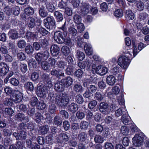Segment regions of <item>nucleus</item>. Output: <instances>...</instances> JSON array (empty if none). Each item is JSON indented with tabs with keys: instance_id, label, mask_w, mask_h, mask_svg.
<instances>
[{
	"instance_id": "nucleus-1",
	"label": "nucleus",
	"mask_w": 149,
	"mask_h": 149,
	"mask_svg": "<svg viewBox=\"0 0 149 149\" xmlns=\"http://www.w3.org/2000/svg\"><path fill=\"white\" fill-rule=\"evenodd\" d=\"M132 44L133 49H127V51L124 52L125 54H129L130 56H123L118 59V65L123 69H126L128 67L131 61L129 58L134 57L138 52L134 41H132Z\"/></svg>"
},
{
	"instance_id": "nucleus-2",
	"label": "nucleus",
	"mask_w": 149,
	"mask_h": 149,
	"mask_svg": "<svg viewBox=\"0 0 149 149\" xmlns=\"http://www.w3.org/2000/svg\"><path fill=\"white\" fill-rule=\"evenodd\" d=\"M55 103L58 106L62 107L66 106L69 101V96L65 93L57 95L55 98Z\"/></svg>"
},
{
	"instance_id": "nucleus-3",
	"label": "nucleus",
	"mask_w": 149,
	"mask_h": 149,
	"mask_svg": "<svg viewBox=\"0 0 149 149\" xmlns=\"http://www.w3.org/2000/svg\"><path fill=\"white\" fill-rule=\"evenodd\" d=\"M49 90L48 88H46L44 85H38L36 90V93L38 97H45L48 93Z\"/></svg>"
},
{
	"instance_id": "nucleus-4",
	"label": "nucleus",
	"mask_w": 149,
	"mask_h": 149,
	"mask_svg": "<svg viewBox=\"0 0 149 149\" xmlns=\"http://www.w3.org/2000/svg\"><path fill=\"white\" fill-rule=\"evenodd\" d=\"M107 71V68L102 65L95 67V65H92V72L93 74L96 73L100 75H102L105 74Z\"/></svg>"
},
{
	"instance_id": "nucleus-5",
	"label": "nucleus",
	"mask_w": 149,
	"mask_h": 149,
	"mask_svg": "<svg viewBox=\"0 0 149 149\" xmlns=\"http://www.w3.org/2000/svg\"><path fill=\"white\" fill-rule=\"evenodd\" d=\"M44 26L47 29L50 30L54 26L55 21L52 16L47 17L43 20Z\"/></svg>"
},
{
	"instance_id": "nucleus-6",
	"label": "nucleus",
	"mask_w": 149,
	"mask_h": 149,
	"mask_svg": "<svg viewBox=\"0 0 149 149\" xmlns=\"http://www.w3.org/2000/svg\"><path fill=\"white\" fill-rule=\"evenodd\" d=\"M143 136L142 134H136L132 139V142L136 146H140L143 143Z\"/></svg>"
},
{
	"instance_id": "nucleus-7",
	"label": "nucleus",
	"mask_w": 149,
	"mask_h": 149,
	"mask_svg": "<svg viewBox=\"0 0 149 149\" xmlns=\"http://www.w3.org/2000/svg\"><path fill=\"white\" fill-rule=\"evenodd\" d=\"M12 98L13 102L15 103L21 102L23 99V95L22 93L18 90H16L12 95Z\"/></svg>"
},
{
	"instance_id": "nucleus-8",
	"label": "nucleus",
	"mask_w": 149,
	"mask_h": 149,
	"mask_svg": "<svg viewBox=\"0 0 149 149\" xmlns=\"http://www.w3.org/2000/svg\"><path fill=\"white\" fill-rule=\"evenodd\" d=\"M54 38L56 42L59 44H62L64 42L62 33L60 31H57L54 33Z\"/></svg>"
},
{
	"instance_id": "nucleus-9",
	"label": "nucleus",
	"mask_w": 149,
	"mask_h": 149,
	"mask_svg": "<svg viewBox=\"0 0 149 149\" xmlns=\"http://www.w3.org/2000/svg\"><path fill=\"white\" fill-rule=\"evenodd\" d=\"M99 109L100 111L105 115L109 113L108 105L107 103L104 102H101L99 105Z\"/></svg>"
},
{
	"instance_id": "nucleus-10",
	"label": "nucleus",
	"mask_w": 149,
	"mask_h": 149,
	"mask_svg": "<svg viewBox=\"0 0 149 149\" xmlns=\"http://www.w3.org/2000/svg\"><path fill=\"white\" fill-rule=\"evenodd\" d=\"M9 67L5 63H0V73L1 76H4L8 72Z\"/></svg>"
},
{
	"instance_id": "nucleus-11",
	"label": "nucleus",
	"mask_w": 149,
	"mask_h": 149,
	"mask_svg": "<svg viewBox=\"0 0 149 149\" xmlns=\"http://www.w3.org/2000/svg\"><path fill=\"white\" fill-rule=\"evenodd\" d=\"M89 59L90 58H87L85 61L79 62L78 63L79 67L81 69H84L86 66L87 68L89 69L92 64V61H90Z\"/></svg>"
},
{
	"instance_id": "nucleus-12",
	"label": "nucleus",
	"mask_w": 149,
	"mask_h": 149,
	"mask_svg": "<svg viewBox=\"0 0 149 149\" xmlns=\"http://www.w3.org/2000/svg\"><path fill=\"white\" fill-rule=\"evenodd\" d=\"M60 48L58 46L56 45H54L51 46L50 48V52L51 55L55 56L59 54Z\"/></svg>"
},
{
	"instance_id": "nucleus-13",
	"label": "nucleus",
	"mask_w": 149,
	"mask_h": 149,
	"mask_svg": "<svg viewBox=\"0 0 149 149\" xmlns=\"http://www.w3.org/2000/svg\"><path fill=\"white\" fill-rule=\"evenodd\" d=\"M54 87V89L56 91L59 92L63 90L65 86L61 80V82L58 81L55 83Z\"/></svg>"
},
{
	"instance_id": "nucleus-14",
	"label": "nucleus",
	"mask_w": 149,
	"mask_h": 149,
	"mask_svg": "<svg viewBox=\"0 0 149 149\" xmlns=\"http://www.w3.org/2000/svg\"><path fill=\"white\" fill-rule=\"evenodd\" d=\"M68 137L65 133H61L58 137L56 139V141L58 143H62L64 141L66 142L68 140Z\"/></svg>"
},
{
	"instance_id": "nucleus-15",
	"label": "nucleus",
	"mask_w": 149,
	"mask_h": 149,
	"mask_svg": "<svg viewBox=\"0 0 149 149\" xmlns=\"http://www.w3.org/2000/svg\"><path fill=\"white\" fill-rule=\"evenodd\" d=\"M126 112L122 117V121L125 125H128L131 123V121L130 116L128 115V113L126 110Z\"/></svg>"
},
{
	"instance_id": "nucleus-16",
	"label": "nucleus",
	"mask_w": 149,
	"mask_h": 149,
	"mask_svg": "<svg viewBox=\"0 0 149 149\" xmlns=\"http://www.w3.org/2000/svg\"><path fill=\"white\" fill-rule=\"evenodd\" d=\"M50 73L52 75L55 76L57 77L64 76L63 71L61 70H57L56 69H53L51 72Z\"/></svg>"
},
{
	"instance_id": "nucleus-17",
	"label": "nucleus",
	"mask_w": 149,
	"mask_h": 149,
	"mask_svg": "<svg viewBox=\"0 0 149 149\" xmlns=\"http://www.w3.org/2000/svg\"><path fill=\"white\" fill-rule=\"evenodd\" d=\"M84 49L86 54L88 55H91L93 53V49L90 44L86 43L84 46Z\"/></svg>"
},
{
	"instance_id": "nucleus-18",
	"label": "nucleus",
	"mask_w": 149,
	"mask_h": 149,
	"mask_svg": "<svg viewBox=\"0 0 149 149\" xmlns=\"http://www.w3.org/2000/svg\"><path fill=\"white\" fill-rule=\"evenodd\" d=\"M90 5L87 3H83L81 8L82 13L84 14H87L89 12Z\"/></svg>"
},
{
	"instance_id": "nucleus-19",
	"label": "nucleus",
	"mask_w": 149,
	"mask_h": 149,
	"mask_svg": "<svg viewBox=\"0 0 149 149\" xmlns=\"http://www.w3.org/2000/svg\"><path fill=\"white\" fill-rule=\"evenodd\" d=\"M15 118L16 119L21 121H24L28 122L29 121L28 117L27 116H25L24 114L21 113L17 114L15 116Z\"/></svg>"
},
{
	"instance_id": "nucleus-20",
	"label": "nucleus",
	"mask_w": 149,
	"mask_h": 149,
	"mask_svg": "<svg viewBox=\"0 0 149 149\" xmlns=\"http://www.w3.org/2000/svg\"><path fill=\"white\" fill-rule=\"evenodd\" d=\"M107 83L111 86L113 85L116 82V79L115 77L112 75L107 76L106 79Z\"/></svg>"
},
{
	"instance_id": "nucleus-21",
	"label": "nucleus",
	"mask_w": 149,
	"mask_h": 149,
	"mask_svg": "<svg viewBox=\"0 0 149 149\" xmlns=\"http://www.w3.org/2000/svg\"><path fill=\"white\" fill-rule=\"evenodd\" d=\"M61 80L65 87H68L70 86L73 81L72 79L69 76L67 77L66 79H63Z\"/></svg>"
},
{
	"instance_id": "nucleus-22",
	"label": "nucleus",
	"mask_w": 149,
	"mask_h": 149,
	"mask_svg": "<svg viewBox=\"0 0 149 149\" xmlns=\"http://www.w3.org/2000/svg\"><path fill=\"white\" fill-rule=\"evenodd\" d=\"M9 37L13 39H17L18 38V33L16 30L12 29L8 32Z\"/></svg>"
},
{
	"instance_id": "nucleus-23",
	"label": "nucleus",
	"mask_w": 149,
	"mask_h": 149,
	"mask_svg": "<svg viewBox=\"0 0 149 149\" xmlns=\"http://www.w3.org/2000/svg\"><path fill=\"white\" fill-rule=\"evenodd\" d=\"M73 90L77 93H81L83 91L82 86L79 83L75 84L73 88Z\"/></svg>"
},
{
	"instance_id": "nucleus-24",
	"label": "nucleus",
	"mask_w": 149,
	"mask_h": 149,
	"mask_svg": "<svg viewBox=\"0 0 149 149\" xmlns=\"http://www.w3.org/2000/svg\"><path fill=\"white\" fill-rule=\"evenodd\" d=\"M27 61L29 68H37V64L36 61L33 58H31L30 59H28Z\"/></svg>"
},
{
	"instance_id": "nucleus-25",
	"label": "nucleus",
	"mask_w": 149,
	"mask_h": 149,
	"mask_svg": "<svg viewBox=\"0 0 149 149\" xmlns=\"http://www.w3.org/2000/svg\"><path fill=\"white\" fill-rule=\"evenodd\" d=\"M45 4L46 8L49 11L52 12L54 10L55 8V6L51 1H47Z\"/></svg>"
},
{
	"instance_id": "nucleus-26",
	"label": "nucleus",
	"mask_w": 149,
	"mask_h": 149,
	"mask_svg": "<svg viewBox=\"0 0 149 149\" xmlns=\"http://www.w3.org/2000/svg\"><path fill=\"white\" fill-rule=\"evenodd\" d=\"M35 19L32 17H30L28 18L27 21L26 22V24L29 27L33 28L35 24Z\"/></svg>"
},
{
	"instance_id": "nucleus-27",
	"label": "nucleus",
	"mask_w": 149,
	"mask_h": 149,
	"mask_svg": "<svg viewBox=\"0 0 149 149\" xmlns=\"http://www.w3.org/2000/svg\"><path fill=\"white\" fill-rule=\"evenodd\" d=\"M78 107L77 105L75 103H72L68 107V109L72 113H75L77 110Z\"/></svg>"
},
{
	"instance_id": "nucleus-28",
	"label": "nucleus",
	"mask_w": 149,
	"mask_h": 149,
	"mask_svg": "<svg viewBox=\"0 0 149 149\" xmlns=\"http://www.w3.org/2000/svg\"><path fill=\"white\" fill-rule=\"evenodd\" d=\"M126 17L129 20H133L134 17V14L130 10H127L126 11Z\"/></svg>"
},
{
	"instance_id": "nucleus-29",
	"label": "nucleus",
	"mask_w": 149,
	"mask_h": 149,
	"mask_svg": "<svg viewBox=\"0 0 149 149\" xmlns=\"http://www.w3.org/2000/svg\"><path fill=\"white\" fill-rule=\"evenodd\" d=\"M69 25L68 21H66L63 25L60 27V29L63 31V34L65 36L67 35V28Z\"/></svg>"
},
{
	"instance_id": "nucleus-30",
	"label": "nucleus",
	"mask_w": 149,
	"mask_h": 149,
	"mask_svg": "<svg viewBox=\"0 0 149 149\" xmlns=\"http://www.w3.org/2000/svg\"><path fill=\"white\" fill-rule=\"evenodd\" d=\"M49 130L48 125L41 126L39 127V132L42 134H45L47 133Z\"/></svg>"
},
{
	"instance_id": "nucleus-31",
	"label": "nucleus",
	"mask_w": 149,
	"mask_h": 149,
	"mask_svg": "<svg viewBox=\"0 0 149 149\" xmlns=\"http://www.w3.org/2000/svg\"><path fill=\"white\" fill-rule=\"evenodd\" d=\"M54 15L56 17L57 21H62L63 19V15L60 12L56 11L54 13Z\"/></svg>"
},
{
	"instance_id": "nucleus-32",
	"label": "nucleus",
	"mask_w": 149,
	"mask_h": 149,
	"mask_svg": "<svg viewBox=\"0 0 149 149\" xmlns=\"http://www.w3.org/2000/svg\"><path fill=\"white\" fill-rule=\"evenodd\" d=\"M24 87L26 90L32 91L33 89V84L30 82H26L24 85Z\"/></svg>"
},
{
	"instance_id": "nucleus-33",
	"label": "nucleus",
	"mask_w": 149,
	"mask_h": 149,
	"mask_svg": "<svg viewBox=\"0 0 149 149\" xmlns=\"http://www.w3.org/2000/svg\"><path fill=\"white\" fill-rule=\"evenodd\" d=\"M13 101L11 98H6L5 99L4 101L3 104L6 106H11L13 104Z\"/></svg>"
},
{
	"instance_id": "nucleus-34",
	"label": "nucleus",
	"mask_w": 149,
	"mask_h": 149,
	"mask_svg": "<svg viewBox=\"0 0 149 149\" xmlns=\"http://www.w3.org/2000/svg\"><path fill=\"white\" fill-rule=\"evenodd\" d=\"M136 6L137 10L141 11L144 8V4L141 1H139L137 2Z\"/></svg>"
},
{
	"instance_id": "nucleus-35",
	"label": "nucleus",
	"mask_w": 149,
	"mask_h": 149,
	"mask_svg": "<svg viewBox=\"0 0 149 149\" xmlns=\"http://www.w3.org/2000/svg\"><path fill=\"white\" fill-rule=\"evenodd\" d=\"M87 134L85 132H81L78 135L79 139L81 141H85L87 138Z\"/></svg>"
},
{
	"instance_id": "nucleus-36",
	"label": "nucleus",
	"mask_w": 149,
	"mask_h": 149,
	"mask_svg": "<svg viewBox=\"0 0 149 149\" xmlns=\"http://www.w3.org/2000/svg\"><path fill=\"white\" fill-rule=\"evenodd\" d=\"M61 51L65 56H68L70 53V51L69 48L67 46H63L61 48Z\"/></svg>"
},
{
	"instance_id": "nucleus-37",
	"label": "nucleus",
	"mask_w": 149,
	"mask_h": 149,
	"mask_svg": "<svg viewBox=\"0 0 149 149\" xmlns=\"http://www.w3.org/2000/svg\"><path fill=\"white\" fill-rule=\"evenodd\" d=\"M94 141L96 143H101L104 141L103 137L100 135H97L94 138Z\"/></svg>"
},
{
	"instance_id": "nucleus-38",
	"label": "nucleus",
	"mask_w": 149,
	"mask_h": 149,
	"mask_svg": "<svg viewBox=\"0 0 149 149\" xmlns=\"http://www.w3.org/2000/svg\"><path fill=\"white\" fill-rule=\"evenodd\" d=\"M35 58L36 61L38 62V64L40 63L43 60V56L42 54L40 52L36 54Z\"/></svg>"
},
{
	"instance_id": "nucleus-39",
	"label": "nucleus",
	"mask_w": 149,
	"mask_h": 149,
	"mask_svg": "<svg viewBox=\"0 0 149 149\" xmlns=\"http://www.w3.org/2000/svg\"><path fill=\"white\" fill-rule=\"evenodd\" d=\"M37 30L38 32L43 36H45L49 33L48 31L43 27H41L38 28L37 29Z\"/></svg>"
},
{
	"instance_id": "nucleus-40",
	"label": "nucleus",
	"mask_w": 149,
	"mask_h": 149,
	"mask_svg": "<svg viewBox=\"0 0 149 149\" xmlns=\"http://www.w3.org/2000/svg\"><path fill=\"white\" fill-rule=\"evenodd\" d=\"M76 56L77 58L80 61L83 60L85 57L84 54L80 51L77 52Z\"/></svg>"
},
{
	"instance_id": "nucleus-41",
	"label": "nucleus",
	"mask_w": 149,
	"mask_h": 149,
	"mask_svg": "<svg viewBox=\"0 0 149 149\" xmlns=\"http://www.w3.org/2000/svg\"><path fill=\"white\" fill-rule=\"evenodd\" d=\"M67 45L72 47L74 45V42L70 38H64V42Z\"/></svg>"
},
{
	"instance_id": "nucleus-42",
	"label": "nucleus",
	"mask_w": 149,
	"mask_h": 149,
	"mask_svg": "<svg viewBox=\"0 0 149 149\" xmlns=\"http://www.w3.org/2000/svg\"><path fill=\"white\" fill-rule=\"evenodd\" d=\"M59 114L63 119L68 118L69 116L68 113L65 110H62L60 111Z\"/></svg>"
},
{
	"instance_id": "nucleus-43",
	"label": "nucleus",
	"mask_w": 149,
	"mask_h": 149,
	"mask_svg": "<svg viewBox=\"0 0 149 149\" xmlns=\"http://www.w3.org/2000/svg\"><path fill=\"white\" fill-rule=\"evenodd\" d=\"M19 68L21 72L23 73H25L28 70L27 65L25 63H21Z\"/></svg>"
},
{
	"instance_id": "nucleus-44",
	"label": "nucleus",
	"mask_w": 149,
	"mask_h": 149,
	"mask_svg": "<svg viewBox=\"0 0 149 149\" xmlns=\"http://www.w3.org/2000/svg\"><path fill=\"white\" fill-rule=\"evenodd\" d=\"M94 98L98 101H101L103 99L104 96L100 92H97L95 94Z\"/></svg>"
},
{
	"instance_id": "nucleus-45",
	"label": "nucleus",
	"mask_w": 149,
	"mask_h": 149,
	"mask_svg": "<svg viewBox=\"0 0 149 149\" xmlns=\"http://www.w3.org/2000/svg\"><path fill=\"white\" fill-rule=\"evenodd\" d=\"M39 13L42 17H46L48 15L47 12L45 11L44 8H40L39 10Z\"/></svg>"
},
{
	"instance_id": "nucleus-46",
	"label": "nucleus",
	"mask_w": 149,
	"mask_h": 149,
	"mask_svg": "<svg viewBox=\"0 0 149 149\" xmlns=\"http://www.w3.org/2000/svg\"><path fill=\"white\" fill-rule=\"evenodd\" d=\"M123 11L121 9H118L115 11L114 15L116 17H121L123 16Z\"/></svg>"
},
{
	"instance_id": "nucleus-47",
	"label": "nucleus",
	"mask_w": 149,
	"mask_h": 149,
	"mask_svg": "<svg viewBox=\"0 0 149 149\" xmlns=\"http://www.w3.org/2000/svg\"><path fill=\"white\" fill-rule=\"evenodd\" d=\"M73 19L74 22L76 24L81 23V18L80 16L78 15L75 14L74 15Z\"/></svg>"
},
{
	"instance_id": "nucleus-48",
	"label": "nucleus",
	"mask_w": 149,
	"mask_h": 149,
	"mask_svg": "<svg viewBox=\"0 0 149 149\" xmlns=\"http://www.w3.org/2000/svg\"><path fill=\"white\" fill-rule=\"evenodd\" d=\"M62 120L58 116H56L54 120V124L57 126L60 125L62 123Z\"/></svg>"
},
{
	"instance_id": "nucleus-49",
	"label": "nucleus",
	"mask_w": 149,
	"mask_h": 149,
	"mask_svg": "<svg viewBox=\"0 0 149 149\" xmlns=\"http://www.w3.org/2000/svg\"><path fill=\"white\" fill-rule=\"evenodd\" d=\"M24 11L25 13L28 15H31L34 13L33 10L31 7L25 8Z\"/></svg>"
},
{
	"instance_id": "nucleus-50",
	"label": "nucleus",
	"mask_w": 149,
	"mask_h": 149,
	"mask_svg": "<svg viewBox=\"0 0 149 149\" xmlns=\"http://www.w3.org/2000/svg\"><path fill=\"white\" fill-rule=\"evenodd\" d=\"M75 100L76 102L79 104L82 103L84 102L82 96L80 94H78L76 96Z\"/></svg>"
},
{
	"instance_id": "nucleus-51",
	"label": "nucleus",
	"mask_w": 149,
	"mask_h": 149,
	"mask_svg": "<svg viewBox=\"0 0 149 149\" xmlns=\"http://www.w3.org/2000/svg\"><path fill=\"white\" fill-rule=\"evenodd\" d=\"M39 42L41 46L44 48L46 47L48 43V41L46 38L40 39L39 40Z\"/></svg>"
},
{
	"instance_id": "nucleus-52",
	"label": "nucleus",
	"mask_w": 149,
	"mask_h": 149,
	"mask_svg": "<svg viewBox=\"0 0 149 149\" xmlns=\"http://www.w3.org/2000/svg\"><path fill=\"white\" fill-rule=\"evenodd\" d=\"M17 56L18 59L21 61L24 60L26 59V56L25 54L22 52L18 53Z\"/></svg>"
},
{
	"instance_id": "nucleus-53",
	"label": "nucleus",
	"mask_w": 149,
	"mask_h": 149,
	"mask_svg": "<svg viewBox=\"0 0 149 149\" xmlns=\"http://www.w3.org/2000/svg\"><path fill=\"white\" fill-rule=\"evenodd\" d=\"M97 104V102L95 100H93L88 104V107L90 109H92L96 106Z\"/></svg>"
},
{
	"instance_id": "nucleus-54",
	"label": "nucleus",
	"mask_w": 149,
	"mask_h": 149,
	"mask_svg": "<svg viewBox=\"0 0 149 149\" xmlns=\"http://www.w3.org/2000/svg\"><path fill=\"white\" fill-rule=\"evenodd\" d=\"M67 5L65 0H61L58 4V7L60 9H64Z\"/></svg>"
},
{
	"instance_id": "nucleus-55",
	"label": "nucleus",
	"mask_w": 149,
	"mask_h": 149,
	"mask_svg": "<svg viewBox=\"0 0 149 149\" xmlns=\"http://www.w3.org/2000/svg\"><path fill=\"white\" fill-rule=\"evenodd\" d=\"M121 133L124 135H127L129 132V130L126 126H123L121 127L120 129Z\"/></svg>"
},
{
	"instance_id": "nucleus-56",
	"label": "nucleus",
	"mask_w": 149,
	"mask_h": 149,
	"mask_svg": "<svg viewBox=\"0 0 149 149\" xmlns=\"http://www.w3.org/2000/svg\"><path fill=\"white\" fill-rule=\"evenodd\" d=\"M45 107V104L42 101H40L37 104V107L38 109L42 110L44 109Z\"/></svg>"
},
{
	"instance_id": "nucleus-57",
	"label": "nucleus",
	"mask_w": 149,
	"mask_h": 149,
	"mask_svg": "<svg viewBox=\"0 0 149 149\" xmlns=\"http://www.w3.org/2000/svg\"><path fill=\"white\" fill-rule=\"evenodd\" d=\"M97 87L94 85H91L87 88V90L90 93H95L97 90Z\"/></svg>"
},
{
	"instance_id": "nucleus-58",
	"label": "nucleus",
	"mask_w": 149,
	"mask_h": 149,
	"mask_svg": "<svg viewBox=\"0 0 149 149\" xmlns=\"http://www.w3.org/2000/svg\"><path fill=\"white\" fill-rule=\"evenodd\" d=\"M88 125V123L86 121H82L80 124V127L82 129L86 130Z\"/></svg>"
},
{
	"instance_id": "nucleus-59",
	"label": "nucleus",
	"mask_w": 149,
	"mask_h": 149,
	"mask_svg": "<svg viewBox=\"0 0 149 149\" xmlns=\"http://www.w3.org/2000/svg\"><path fill=\"white\" fill-rule=\"evenodd\" d=\"M77 29L78 31L81 32L83 31L85 29V27L84 24L81 23L77 24Z\"/></svg>"
},
{
	"instance_id": "nucleus-60",
	"label": "nucleus",
	"mask_w": 149,
	"mask_h": 149,
	"mask_svg": "<svg viewBox=\"0 0 149 149\" xmlns=\"http://www.w3.org/2000/svg\"><path fill=\"white\" fill-rule=\"evenodd\" d=\"M57 65L58 68L63 69L64 67L66 65L67 63L64 61H60L57 62Z\"/></svg>"
},
{
	"instance_id": "nucleus-61",
	"label": "nucleus",
	"mask_w": 149,
	"mask_h": 149,
	"mask_svg": "<svg viewBox=\"0 0 149 149\" xmlns=\"http://www.w3.org/2000/svg\"><path fill=\"white\" fill-rule=\"evenodd\" d=\"M56 107L54 104H51L49 106V112L51 113H54L56 111Z\"/></svg>"
},
{
	"instance_id": "nucleus-62",
	"label": "nucleus",
	"mask_w": 149,
	"mask_h": 149,
	"mask_svg": "<svg viewBox=\"0 0 149 149\" xmlns=\"http://www.w3.org/2000/svg\"><path fill=\"white\" fill-rule=\"evenodd\" d=\"M20 9L18 6H16L12 8V10H13V13L15 15H18L20 13Z\"/></svg>"
},
{
	"instance_id": "nucleus-63",
	"label": "nucleus",
	"mask_w": 149,
	"mask_h": 149,
	"mask_svg": "<svg viewBox=\"0 0 149 149\" xmlns=\"http://www.w3.org/2000/svg\"><path fill=\"white\" fill-rule=\"evenodd\" d=\"M39 77V75L38 73L37 72H34L31 74V78L32 81H34L38 79Z\"/></svg>"
},
{
	"instance_id": "nucleus-64",
	"label": "nucleus",
	"mask_w": 149,
	"mask_h": 149,
	"mask_svg": "<svg viewBox=\"0 0 149 149\" xmlns=\"http://www.w3.org/2000/svg\"><path fill=\"white\" fill-rule=\"evenodd\" d=\"M76 116L78 119H82L84 117L85 114L83 112L78 111L76 113Z\"/></svg>"
}]
</instances>
